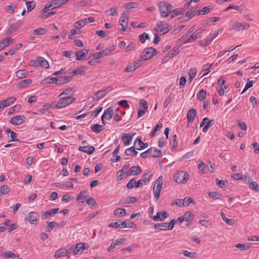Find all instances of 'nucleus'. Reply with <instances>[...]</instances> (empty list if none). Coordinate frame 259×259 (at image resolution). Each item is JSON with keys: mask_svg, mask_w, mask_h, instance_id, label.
Returning <instances> with one entry per match:
<instances>
[{"mask_svg": "<svg viewBox=\"0 0 259 259\" xmlns=\"http://www.w3.org/2000/svg\"><path fill=\"white\" fill-rule=\"evenodd\" d=\"M13 40L12 37H6L0 41V51L8 46Z\"/></svg>", "mask_w": 259, "mask_h": 259, "instance_id": "16", "label": "nucleus"}, {"mask_svg": "<svg viewBox=\"0 0 259 259\" xmlns=\"http://www.w3.org/2000/svg\"><path fill=\"white\" fill-rule=\"evenodd\" d=\"M10 188L9 186L7 185H3L1 188V194L3 195H5L9 193L10 192Z\"/></svg>", "mask_w": 259, "mask_h": 259, "instance_id": "53", "label": "nucleus"}, {"mask_svg": "<svg viewBox=\"0 0 259 259\" xmlns=\"http://www.w3.org/2000/svg\"><path fill=\"white\" fill-rule=\"evenodd\" d=\"M115 50L114 46H111L109 48H106L103 50H102V53L103 54V57L109 54H110L111 52H113Z\"/></svg>", "mask_w": 259, "mask_h": 259, "instance_id": "51", "label": "nucleus"}, {"mask_svg": "<svg viewBox=\"0 0 259 259\" xmlns=\"http://www.w3.org/2000/svg\"><path fill=\"white\" fill-rule=\"evenodd\" d=\"M28 72L27 71L23 69L19 70L16 73V76L19 78H23L26 77L28 75Z\"/></svg>", "mask_w": 259, "mask_h": 259, "instance_id": "31", "label": "nucleus"}, {"mask_svg": "<svg viewBox=\"0 0 259 259\" xmlns=\"http://www.w3.org/2000/svg\"><path fill=\"white\" fill-rule=\"evenodd\" d=\"M158 7L161 15L164 17H168L170 10L172 9V5L167 2H160Z\"/></svg>", "mask_w": 259, "mask_h": 259, "instance_id": "1", "label": "nucleus"}, {"mask_svg": "<svg viewBox=\"0 0 259 259\" xmlns=\"http://www.w3.org/2000/svg\"><path fill=\"white\" fill-rule=\"evenodd\" d=\"M189 179V175L185 171H179L174 176L175 181L179 184H185Z\"/></svg>", "mask_w": 259, "mask_h": 259, "instance_id": "2", "label": "nucleus"}, {"mask_svg": "<svg viewBox=\"0 0 259 259\" xmlns=\"http://www.w3.org/2000/svg\"><path fill=\"white\" fill-rule=\"evenodd\" d=\"M26 120V117L23 115H18L12 117L10 123L13 125H19L23 123Z\"/></svg>", "mask_w": 259, "mask_h": 259, "instance_id": "8", "label": "nucleus"}, {"mask_svg": "<svg viewBox=\"0 0 259 259\" xmlns=\"http://www.w3.org/2000/svg\"><path fill=\"white\" fill-rule=\"evenodd\" d=\"M5 258H15L18 257V255L11 251H8L4 254Z\"/></svg>", "mask_w": 259, "mask_h": 259, "instance_id": "57", "label": "nucleus"}, {"mask_svg": "<svg viewBox=\"0 0 259 259\" xmlns=\"http://www.w3.org/2000/svg\"><path fill=\"white\" fill-rule=\"evenodd\" d=\"M236 247L242 250H247L250 248V246L246 243H238L236 245Z\"/></svg>", "mask_w": 259, "mask_h": 259, "instance_id": "58", "label": "nucleus"}, {"mask_svg": "<svg viewBox=\"0 0 259 259\" xmlns=\"http://www.w3.org/2000/svg\"><path fill=\"white\" fill-rule=\"evenodd\" d=\"M140 104L142 105L144 109H140L139 110L138 113V118H140V117L143 116L145 112L146 111V100L144 99H141L140 100Z\"/></svg>", "mask_w": 259, "mask_h": 259, "instance_id": "32", "label": "nucleus"}, {"mask_svg": "<svg viewBox=\"0 0 259 259\" xmlns=\"http://www.w3.org/2000/svg\"><path fill=\"white\" fill-rule=\"evenodd\" d=\"M89 247V244L83 243H77L75 247L73 249V252L74 254H81L83 250L88 248Z\"/></svg>", "mask_w": 259, "mask_h": 259, "instance_id": "9", "label": "nucleus"}, {"mask_svg": "<svg viewBox=\"0 0 259 259\" xmlns=\"http://www.w3.org/2000/svg\"><path fill=\"white\" fill-rule=\"evenodd\" d=\"M92 131L98 133L104 130V127L103 125L98 124H95L91 126Z\"/></svg>", "mask_w": 259, "mask_h": 259, "instance_id": "30", "label": "nucleus"}, {"mask_svg": "<svg viewBox=\"0 0 259 259\" xmlns=\"http://www.w3.org/2000/svg\"><path fill=\"white\" fill-rule=\"evenodd\" d=\"M61 98V99H63L64 102L65 103L66 106L73 103L75 100L74 97L71 96L64 97Z\"/></svg>", "mask_w": 259, "mask_h": 259, "instance_id": "38", "label": "nucleus"}, {"mask_svg": "<svg viewBox=\"0 0 259 259\" xmlns=\"http://www.w3.org/2000/svg\"><path fill=\"white\" fill-rule=\"evenodd\" d=\"M84 66H80L78 68H75L72 72H71L70 74L71 75H77L79 74L84 71Z\"/></svg>", "mask_w": 259, "mask_h": 259, "instance_id": "55", "label": "nucleus"}, {"mask_svg": "<svg viewBox=\"0 0 259 259\" xmlns=\"http://www.w3.org/2000/svg\"><path fill=\"white\" fill-rule=\"evenodd\" d=\"M37 59L39 60V65L42 67L48 68L49 67V64L48 61L41 57H38Z\"/></svg>", "mask_w": 259, "mask_h": 259, "instance_id": "34", "label": "nucleus"}, {"mask_svg": "<svg viewBox=\"0 0 259 259\" xmlns=\"http://www.w3.org/2000/svg\"><path fill=\"white\" fill-rule=\"evenodd\" d=\"M142 172L139 166H133L126 172L127 176H137Z\"/></svg>", "mask_w": 259, "mask_h": 259, "instance_id": "13", "label": "nucleus"}, {"mask_svg": "<svg viewBox=\"0 0 259 259\" xmlns=\"http://www.w3.org/2000/svg\"><path fill=\"white\" fill-rule=\"evenodd\" d=\"M206 92L204 90H201L199 93L198 98L200 101L204 100L206 98Z\"/></svg>", "mask_w": 259, "mask_h": 259, "instance_id": "62", "label": "nucleus"}, {"mask_svg": "<svg viewBox=\"0 0 259 259\" xmlns=\"http://www.w3.org/2000/svg\"><path fill=\"white\" fill-rule=\"evenodd\" d=\"M122 228H134L136 225L133 222L127 220L124 222L121 221Z\"/></svg>", "mask_w": 259, "mask_h": 259, "instance_id": "39", "label": "nucleus"}, {"mask_svg": "<svg viewBox=\"0 0 259 259\" xmlns=\"http://www.w3.org/2000/svg\"><path fill=\"white\" fill-rule=\"evenodd\" d=\"M197 13V11H196V9L195 8H192L186 13V16L188 18V19L189 20L191 19L193 16H194Z\"/></svg>", "mask_w": 259, "mask_h": 259, "instance_id": "41", "label": "nucleus"}, {"mask_svg": "<svg viewBox=\"0 0 259 259\" xmlns=\"http://www.w3.org/2000/svg\"><path fill=\"white\" fill-rule=\"evenodd\" d=\"M51 10L55 9L57 8L62 6L61 1L60 0H53L48 2Z\"/></svg>", "mask_w": 259, "mask_h": 259, "instance_id": "25", "label": "nucleus"}, {"mask_svg": "<svg viewBox=\"0 0 259 259\" xmlns=\"http://www.w3.org/2000/svg\"><path fill=\"white\" fill-rule=\"evenodd\" d=\"M248 187L250 189L254 190L256 191H259L258 185L255 182H248Z\"/></svg>", "mask_w": 259, "mask_h": 259, "instance_id": "56", "label": "nucleus"}, {"mask_svg": "<svg viewBox=\"0 0 259 259\" xmlns=\"http://www.w3.org/2000/svg\"><path fill=\"white\" fill-rule=\"evenodd\" d=\"M157 51L155 48L153 47L147 48V60L151 59L153 56L155 55Z\"/></svg>", "mask_w": 259, "mask_h": 259, "instance_id": "23", "label": "nucleus"}, {"mask_svg": "<svg viewBox=\"0 0 259 259\" xmlns=\"http://www.w3.org/2000/svg\"><path fill=\"white\" fill-rule=\"evenodd\" d=\"M196 111L194 109H190L187 114L188 123L192 122L194 120Z\"/></svg>", "mask_w": 259, "mask_h": 259, "instance_id": "20", "label": "nucleus"}, {"mask_svg": "<svg viewBox=\"0 0 259 259\" xmlns=\"http://www.w3.org/2000/svg\"><path fill=\"white\" fill-rule=\"evenodd\" d=\"M183 253L184 256L191 258H196L197 257V254L195 252H189L187 250H185L183 251Z\"/></svg>", "mask_w": 259, "mask_h": 259, "instance_id": "45", "label": "nucleus"}, {"mask_svg": "<svg viewBox=\"0 0 259 259\" xmlns=\"http://www.w3.org/2000/svg\"><path fill=\"white\" fill-rule=\"evenodd\" d=\"M221 215L222 218V219L227 224L229 225H233L235 224V221L233 219H229L227 218L223 212H221Z\"/></svg>", "mask_w": 259, "mask_h": 259, "instance_id": "42", "label": "nucleus"}, {"mask_svg": "<svg viewBox=\"0 0 259 259\" xmlns=\"http://www.w3.org/2000/svg\"><path fill=\"white\" fill-rule=\"evenodd\" d=\"M214 123V120L213 119L207 120L206 124L202 128V132L203 133H206L208 129Z\"/></svg>", "mask_w": 259, "mask_h": 259, "instance_id": "33", "label": "nucleus"}, {"mask_svg": "<svg viewBox=\"0 0 259 259\" xmlns=\"http://www.w3.org/2000/svg\"><path fill=\"white\" fill-rule=\"evenodd\" d=\"M67 250L64 248H61L58 250L54 254L55 258H59L61 256H65L67 254Z\"/></svg>", "mask_w": 259, "mask_h": 259, "instance_id": "24", "label": "nucleus"}, {"mask_svg": "<svg viewBox=\"0 0 259 259\" xmlns=\"http://www.w3.org/2000/svg\"><path fill=\"white\" fill-rule=\"evenodd\" d=\"M85 25V24L83 20H80L76 22L75 24V27L76 28L71 29L70 32H76V29H78L84 26Z\"/></svg>", "mask_w": 259, "mask_h": 259, "instance_id": "37", "label": "nucleus"}, {"mask_svg": "<svg viewBox=\"0 0 259 259\" xmlns=\"http://www.w3.org/2000/svg\"><path fill=\"white\" fill-rule=\"evenodd\" d=\"M138 6V4L133 2L126 3L124 5V7L127 9L136 8Z\"/></svg>", "mask_w": 259, "mask_h": 259, "instance_id": "59", "label": "nucleus"}, {"mask_svg": "<svg viewBox=\"0 0 259 259\" xmlns=\"http://www.w3.org/2000/svg\"><path fill=\"white\" fill-rule=\"evenodd\" d=\"M183 12L182 9L180 8H177L172 10H170V13H169V17L170 18H174L179 15L182 14Z\"/></svg>", "mask_w": 259, "mask_h": 259, "instance_id": "22", "label": "nucleus"}, {"mask_svg": "<svg viewBox=\"0 0 259 259\" xmlns=\"http://www.w3.org/2000/svg\"><path fill=\"white\" fill-rule=\"evenodd\" d=\"M52 81V83L58 84V77H47L41 81V84H45L48 83V80Z\"/></svg>", "mask_w": 259, "mask_h": 259, "instance_id": "44", "label": "nucleus"}, {"mask_svg": "<svg viewBox=\"0 0 259 259\" xmlns=\"http://www.w3.org/2000/svg\"><path fill=\"white\" fill-rule=\"evenodd\" d=\"M211 9V7L210 6L205 7L202 10L197 11L198 15H204L206 13H208L210 11Z\"/></svg>", "mask_w": 259, "mask_h": 259, "instance_id": "49", "label": "nucleus"}, {"mask_svg": "<svg viewBox=\"0 0 259 259\" xmlns=\"http://www.w3.org/2000/svg\"><path fill=\"white\" fill-rule=\"evenodd\" d=\"M59 208H53L51 209L50 210L47 211H42L40 212V214L42 217H45L46 218H48L49 216L55 214L59 211Z\"/></svg>", "mask_w": 259, "mask_h": 259, "instance_id": "21", "label": "nucleus"}, {"mask_svg": "<svg viewBox=\"0 0 259 259\" xmlns=\"http://www.w3.org/2000/svg\"><path fill=\"white\" fill-rule=\"evenodd\" d=\"M117 8L115 7L111 8L109 10L106 11V14L109 16H113L116 12Z\"/></svg>", "mask_w": 259, "mask_h": 259, "instance_id": "64", "label": "nucleus"}, {"mask_svg": "<svg viewBox=\"0 0 259 259\" xmlns=\"http://www.w3.org/2000/svg\"><path fill=\"white\" fill-rule=\"evenodd\" d=\"M113 213L116 216H123L125 215L126 211L124 208H118L114 210Z\"/></svg>", "mask_w": 259, "mask_h": 259, "instance_id": "46", "label": "nucleus"}, {"mask_svg": "<svg viewBox=\"0 0 259 259\" xmlns=\"http://www.w3.org/2000/svg\"><path fill=\"white\" fill-rule=\"evenodd\" d=\"M163 177L160 176L157 179L153 186V193L154 194V197L156 199H158L160 196V193L161 190L162 184H163Z\"/></svg>", "mask_w": 259, "mask_h": 259, "instance_id": "3", "label": "nucleus"}, {"mask_svg": "<svg viewBox=\"0 0 259 259\" xmlns=\"http://www.w3.org/2000/svg\"><path fill=\"white\" fill-rule=\"evenodd\" d=\"M141 61L140 60H136L134 61L131 65L127 66L125 69L124 71L127 72H130L134 70H135L136 69L140 67V62Z\"/></svg>", "mask_w": 259, "mask_h": 259, "instance_id": "14", "label": "nucleus"}, {"mask_svg": "<svg viewBox=\"0 0 259 259\" xmlns=\"http://www.w3.org/2000/svg\"><path fill=\"white\" fill-rule=\"evenodd\" d=\"M137 201L136 198L134 197H127L125 198L122 199L121 202L122 204H129L130 203H134Z\"/></svg>", "mask_w": 259, "mask_h": 259, "instance_id": "36", "label": "nucleus"}, {"mask_svg": "<svg viewBox=\"0 0 259 259\" xmlns=\"http://www.w3.org/2000/svg\"><path fill=\"white\" fill-rule=\"evenodd\" d=\"M16 99L14 97H10L5 100L1 101V105H3V107H6L10 106L15 101Z\"/></svg>", "mask_w": 259, "mask_h": 259, "instance_id": "19", "label": "nucleus"}, {"mask_svg": "<svg viewBox=\"0 0 259 259\" xmlns=\"http://www.w3.org/2000/svg\"><path fill=\"white\" fill-rule=\"evenodd\" d=\"M32 80L31 79H27L25 80H23L20 82L17 86L19 88H23L24 87L27 86L28 84H30L32 82Z\"/></svg>", "mask_w": 259, "mask_h": 259, "instance_id": "43", "label": "nucleus"}, {"mask_svg": "<svg viewBox=\"0 0 259 259\" xmlns=\"http://www.w3.org/2000/svg\"><path fill=\"white\" fill-rule=\"evenodd\" d=\"M104 90L98 91L93 97V100L98 101L105 96Z\"/></svg>", "mask_w": 259, "mask_h": 259, "instance_id": "29", "label": "nucleus"}, {"mask_svg": "<svg viewBox=\"0 0 259 259\" xmlns=\"http://www.w3.org/2000/svg\"><path fill=\"white\" fill-rule=\"evenodd\" d=\"M122 224L121 221H118L116 222H112L111 223L109 226L112 228H122Z\"/></svg>", "mask_w": 259, "mask_h": 259, "instance_id": "60", "label": "nucleus"}, {"mask_svg": "<svg viewBox=\"0 0 259 259\" xmlns=\"http://www.w3.org/2000/svg\"><path fill=\"white\" fill-rule=\"evenodd\" d=\"M168 216V214L165 211H159L156 215L152 217V220L154 221H162Z\"/></svg>", "mask_w": 259, "mask_h": 259, "instance_id": "11", "label": "nucleus"}, {"mask_svg": "<svg viewBox=\"0 0 259 259\" xmlns=\"http://www.w3.org/2000/svg\"><path fill=\"white\" fill-rule=\"evenodd\" d=\"M199 33H193L188 38L186 41H185V43L186 42H192L198 38V34Z\"/></svg>", "mask_w": 259, "mask_h": 259, "instance_id": "63", "label": "nucleus"}, {"mask_svg": "<svg viewBox=\"0 0 259 259\" xmlns=\"http://www.w3.org/2000/svg\"><path fill=\"white\" fill-rule=\"evenodd\" d=\"M25 4L27 9V12L31 11L35 7L34 1L26 2Z\"/></svg>", "mask_w": 259, "mask_h": 259, "instance_id": "50", "label": "nucleus"}, {"mask_svg": "<svg viewBox=\"0 0 259 259\" xmlns=\"http://www.w3.org/2000/svg\"><path fill=\"white\" fill-rule=\"evenodd\" d=\"M119 29L122 31H125L128 26V15L125 12H124L119 20Z\"/></svg>", "mask_w": 259, "mask_h": 259, "instance_id": "5", "label": "nucleus"}, {"mask_svg": "<svg viewBox=\"0 0 259 259\" xmlns=\"http://www.w3.org/2000/svg\"><path fill=\"white\" fill-rule=\"evenodd\" d=\"M39 214L35 211H31L28 213L27 220L31 224H35V222L38 220Z\"/></svg>", "mask_w": 259, "mask_h": 259, "instance_id": "12", "label": "nucleus"}, {"mask_svg": "<svg viewBox=\"0 0 259 259\" xmlns=\"http://www.w3.org/2000/svg\"><path fill=\"white\" fill-rule=\"evenodd\" d=\"M233 29L235 31L247 30L249 27V25L247 23H240L235 22L233 24Z\"/></svg>", "mask_w": 259, "mask_h": 259, "instance_id": "7", "label": "nucleus"}, {"mask_svg": "<svg viewBox=\"0 0 259 259\" xmlns=\"http://www.w3.org/2000/svg\"><path fill=\"white\" fill-rule=\"evenodd\" d=\"M218 33H217L218 34ZM217 36V35H215V33L213 34V36L211 37L210 38H206L204 39L203 40H202L200 41V44L202 46H207L212 41V40Z\"/></svg>", "mask_w": 259, "mask_h": 259, "instance_id": "40", "label": "nucleus"}, {"mask_svg": "<svg viewBox=\"0 0 259 259\" xmlns=\"http://www.w3.org/2000/svg\"><path fill=\"white\" fill-rule=\"evenodd\" d=\"M73 76V75H71L69 76H61L58 77V84H62L64 83H66L67 82H70L71 79L72 77Z\"/></svg>", "mask_w": 259, "mask_h": 259, "instance_id": "17", "label": "nucleus"}, {"mask_svg": "<svg viewBox=\"0 0 259 259\" xmlns=\"http://www.w3.org/2000/svg\"><path fill=\"white\" fill-rule=\"evenodd\" d=\"M73 90V88H67L63 91L59 95L60 98L69 96L70 93Z\"/></svg>", "mask_w": 259, "mask_h": 259, "instance_id": "52", "label": "nucleus"}, {"mask_svg": "<svg viewBox=\"0 0 259 259\" xmlns=\"http://www.w3.org/2000/svg\"><path fill=\"white\" fill-rule=\"evenodd\" d=\"M20 27V23H16L12 25L8 29V32H12L16 31L18 30Z\"/></svg>", "mask_w": 259, "mask_h": 259, "instance_id": "54", "label": "nucleus"}, {"mask_svg": "<svg viewBox=\"0 0 259 259\" xmlns=\"http://www.w3.org/2000/svg\"><path fill=\"white\" fill-rule=\"evenodd\" d=\"M48 110L49 109L48 108L47 104H45L41 108L37 110V111L35 113V114L38 115H42L47 113L48 111Z\"/></svg>", "mask_w": 259, "mask_h": 259, "instance_id": "47", "label": "nucleus"}, {"mask_svg": "<svg viewBox=\"0 0 259 259\" xmlns=\"http://www.w3.org/2000/svg\"><path fill=\"white\" fill-rule=\"evenodd\" d=\"M113 114V107H110L106 109L102 115L103 118H105L107 120L111 119L112 118Z\"/></svg>", "mask_w": 259, "mask_h": 259, "instance_id": "18", "label": "nucleus"}, {"mask_svg": "<svg viewBox=\"0 0 259 259\" xmlns=\"http://www.w3.org/2000/svg\"><path fill=\"white\" fill-rule=\"evenodd\" d=\"M247 83L246 84L245 88L241 93V94H243L244 92H245L248 89L251 88L253 86V81L252 80H249V79H247Z\"/></svg>", "mask_w": 259, "mask_h": 259, "instance_id": "61", "label": "nucleus"}, {"mask_svg": "<svg viewBox=\"0 0 259 259\" xmlns=\"http://www.w3.org/2000/svg\"><path fill=\"white\" fill-rule=\"evenodd\" d=\"M176 223V221L173 219L168 224L167 223L156 224L154 225V227L155 229L159 230H171L174 228Z\"/></svg>", "mask_w": 259, "mask_h": 259, "instance_id": "4", "label": "nucleus"}, {"mask_svg": "<svg viewBox=\"0 0 259 259\" xmlns=\"http://www.w3.org/2000/svg\"><path fill=\"white\" fill-rule=\"evenodd\" d=\"M75 55L76 57V60L77 61L85 59L86 53L84 51H77L75 53Z\"/></svg>", "mask_w": 259, "mask_h": 259, "instance_id": "27", "label": "nucleus"}, {"mask_svg": "<svg viewBox=\"0 0 259 259\" xmlns=\"http://www.w3.org/2000/svg\"><path fill=\"white\" fill-rule=\"evenodd\" d=\"M78 150L80 151L84 152L89 155H91L93 154L95 151V148L94 146H80L78 148Z\"/></svg>", "mask_w": 259, "mask_h": 259, "instance_id": "15", "label": "nucleus"}, {"mask_svg": "<svg viewBox=\"0 0 259 259\" xmlns=\"http://www.w3.org/2000/svg\"><path fill=\"white\" fill-rule=\"evenodd\" d=\"M121 139L125 145H128L132 139V136L130 134H123Z\"/></svg>", "mask_w": 259, "mask_h": 259, "instance_id": "28", "label": "nucleus"}, {"mask_svg": "<svg viewBox=\"0 0 259 259\" xmlns=\"http://www.w3.org/2000/svg\"><path fill=\"white\" fill-rule=\"evenodd\" d=\"M171 29V26L167 23L163 22H158L155 30L160 32H168Z\"/></svg>", "mask_w": 259, "mask_h": 259, "instance_id": "6", "label": "nucleus"}, {"mask_svg": "<svg viewBox=\"0 0 259 259\" xmlns=\"http://www.w3.org/2000/svg\"><path fill=\"white\" fill-rule=\"evenodd\" d=\"M208 195L209 197L212 198L222 199V195L217 192H209Z\"/></svg>", "mask_w": 259, "mask_h": 259, "instance_id": "48", "label": "nucleus"}, {"mask_svg": "<svg viewBox=\"0 0 259 259\" xmlns=\"http://www.w3.org/2000/svg\"><path fill=\"white\" fill-rule=\"evenodd\" d=\"M138 152L136 151L134 147L127 148L125 151V154L127 156L133 155L135 156L137 155Z\"/></svg>", "mask_w": 259, "mask_h": 259, "instance_id": "35", "label": "nucleus"}, {"mask_svg": "<svg viewBox=\"0 0 259 259\" xmlns=\"http://www.w3.org/2000/svg\"><path fill=\"white\" fill-rule=\"evenodd\" d=\"M181 51L180 47H174L173 49L171 51H170L167 53V56L169 57V58H172L173 57L177 56V55L179 53V52Z\"/></svg>", "mask_w": 259, "mask_h": 259, "instance_id": "26", "label": "nucleus"}, {"mask_svg": "<svg viewBox=\"0 0 259 259\" xmlns=\"http://www.w3.org/2000/svg\"><path fill=\"white\" fill-rule=\"evenodd\" d=\"M161 151L156 148H151L147 150V157H158L161 155Z\"/></svg>", "mask_w": 259, "mask_h": 259, "instance_id": "10", "label": "nucleus"}]
</instances>
